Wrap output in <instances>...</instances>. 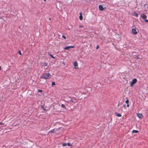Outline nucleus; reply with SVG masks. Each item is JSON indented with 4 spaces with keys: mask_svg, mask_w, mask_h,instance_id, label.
I'll return each instance as SVG.
<instances>
[{
    "mask_svg": "<svg viewBox=\"0 0 148 148\" xmlns=\"http://www.w3.org/2000/svg\"><path fill=\"white\" fill-rule=\"evenodd\" d=\"M50 75V74L49 73H45L42 77H41V78L44 79H47L49 78V77Z\"/></svg>",
    "mask_w": 148,
    "mask_h": 148,
    "instance_id": "f257e3e1",
    "label": "nucleus"
},
{
    "mask_svg": "<svg viewBox=\"0 0 148 148\" xmlns=\"http://www.w3.org/2000/svg\"><path fill=\"white\" fill-rule=\"evenodd\" d=\"M137 81V80L136 79L134 78L132 80V81L131 82L130 84V85L131 86H133L135 84Z\"/></svg>",
    "mask_w": 148,
    "mask_h": 148,
    "instance_id": "f03ea898",
    "label": "nucleus"
},
{
    "mask_svg": "<svg viewBox=\"0 0 148 148\" xmlns=\"http://www.w3.org/2000/svg\"><path fill=\"white\" fill-rule=\"evenodd\" d=\"M74 47L73 46H69L65 47L64 48V49L65 50H69L70 48H73Z\"/></svg>",
    "mask_w": 148,
    "mask_h": 148,
    "instance_id": "7ed1b4c3",
    "label": "nucleus"
},
{
    "mask_svg": "<svg viewBox=\"0 0 148 148\" xmlns=\"http://www.w3.org/2000/svg\"><path fill=\"white\" fill-rule=\"evenodd\" d=\"M73 65L74 66V67L75 69H78V66L77 63L76 62H75L73 63Z\"/></svg>",
    "mask_w": 148,
    "mask_h": 148,
    "instance_id": "20e7f679",
    "label": "nucleus"
},
{
    "mask_svg": "<svg viewBox=\"0 0 148 148\" xmlns=\"http://www.w3.org/2000/svg\"><path fill=\"white\" fill-rule=\"evenodd\" d=\"M141 17L145 20L147 18V16L144 14H141Z\"/></svg>",
    "mask_w": 148,
    "mask_h": 148,
    "instance_id": "39448f33",
    "label": "nucleus"
},
{
    "mask_svg": "<svg viewBox=\"0 0 148 148\" xmlns=\"http://www.w3.org/2000/svg\"><path fill=\"white\" fill-rule=\"evenodd\" d=\"M137 116L138 118L141 119L143 117V116L142 114L138 113H137Z\"/></svg>",
    "mask_w": 148,
    "mask_h": 148,
    "instance_id": "423d86ee",
    "label": "nucleus"
},
{
    "mask_svg": "<svg viewBox=\"0 0 148 148\" xmlns=\"http://www.w3.org/2000/svg\"><path fill=\"white\" fill-rule=\"evenodd\" d=\"M132 31L134 34H136L137 33V32L136 29H132Z\"/></svg>",
    "mask_w": 148,
    "mask_h": 148,
    "instance_id": "0eeeda50",
    "label": "nucleus"
},
{
    "mask_svg": "<svg viewBox=\"0 0 148 148\" xmlns=\"http://www.w3.org/2000/svg\"><path fill=\"white\" fill-rule=\"evenodd\" d=\"M79 14L80 16H79V19L80 20H82L83 19L82 14V13L80 12Z\"/></svg>",
    "mask_w": 148,
    "mask_h": 148,
    "instance_id": "6e6552de",
    "label": "nucleus"
},
{
    "mask_svg": "<svg viewBox=\"0 0 148 148\" xmlns=\"http://www.w3.org/2000/svg\"><path fill=\"white\" fill-rule=\"evenodd\" d=\"M99 9L101 10H103V6L102 5H100L99 6Z\"/></svg>",
    "mask_w": 148,
    "mask_h": 148,
    "instance_id": "1a4fd4ad",
    "label": "nucleus"
},
{
    "mask_svg": "<svg viewBox=\"0 0 148 148\" xmlns=\"http://www.w3.org/2000/svg\"><path fill=\"white\" fill-rule=\"evenodd\" d=\"M115 114H116V116L118 117H121V115L119 113H118L117 112H115Z\"/></svg>",
    "mask_w": 148,
    "mask_h": 148,
    "instance_id": "9d476101",
    "label": "nucleus"
},
{
    "mask_svg": "<svg viewBox=\"0 0 148 148\" xmlns=\"http://www.w3.org/2000/svg\"><path fill=\"white\" fill-rule=\"evenodd\" d=\"M133 15L136 17H138V14L135 12H134L133 13Z\"/></svg>",
    "mask_w": 148,
    "mask_h": 148,
    "instance_id": "9b49d317",
    "label": "nucleus"
},
{
    "mask_svg": "<svg viewBox=\"0 0 148 148\" xmlns=\"http://www.w3.org/2000/svg\"><path fill=\"white\" fill-rule=\"evenodd\" d=\"M51 132V133H56V132H55V131L54 129H53V130H51L50 131V132Z\"/></svg>",
    "mask_w": 148,
    "mask_h": 148,
    "instance_id": "f8f14e48",
    "label": "nucleus"
},
{
    "mask_svg": "<svg viewBox=\"0 0 148 148\" xmlns=\"http://www.w3.org/2000/svg\"><path fill=\"white\" fill-rule=\"evenodd\" d=\"M132 133H138V131H137V130H133L132 131Z\"/></svg>",
    "mask_w": 148,
    "mask_h": 148,
    "instance_id": "ddd939ff",
    "label": "nucleus"
},
{
    "mask_svg": "<svg viewBox=\"0 0 148 148\" xmlns=\"http://www.w3.org/2000/svg\"><path fill=\"white\" fill-rule=\"evenodd\" d=\"M49 56L53 59H55V57H54L51 54H49Z\"/></svg>",
    "mask_w": 148,
    "mask_h": 148,
    "instance_id": "4468645a",
    "label": "nucleus"
},
{
    "mask_svg": "<svg viewBox=\"0 0 148 148\" xmlns=\"http://www.w3.org/2000/svg\"><path fill=\"white\" fill-rule=\"evenodd\" d=\"M67 145L69 146H71L72 145L70 143H67Z\"/></svg>",
    "mask_w": 148,
    "mask_h": 148,
    "instance_id": "2eb2a0df",
    "label": "nucleus"
},
{
    "mask_svg": "<svg viewBox=\"0 0 148 148\" xmlns=\"http://www.w3.org/2000/svg\"><path fill=\"white\" fill-rule=\"evenodd\" d=\"M62 146L64 147V146H66L67 145V143H64L62 144Z\"/></svg>",
    "mask_w": 148,
    "mask_h": 148,
    "instance_id": "dca6fc26",
    "label": "nucleus"
},
{
    "mask_svg": "<svg viewBox=\"0 0 148 148\" xmlns=\"http://www.w3.org/2000/svg\"><path fill=\"white\" fill-rule=\"evenodd\" d=\"M55 85V83L54 82H52V86H53V85Z\"/></svg>",
    "mask_w": 148,
    "mask_h": 148,
    "instance_id": "f3484780",
    "label": "nucleus"
},
{
    "mask_svg": "<svg viewBox=\"0 0 148 148\" xmlns=\"http://www.w3.org/2000/svg\"><path fill=\"white\" fill-rule=\"evenodd\" d=\"M125 103H126L127 104L129 103V100L128 99H127L126 101H125Z\"/></svg>",
    "mask_w": 148,
    "mask_h": 148,
    "instance_id": "a211bd4d",
    "label": "nucleus"
},
{
    "mask_svg": "<svg viewBox=\"0 0 148 148\" xmlns=\"http://www.w3.org/2000/svg\"><path fill=\"white\" fill-rule=\"evenodd\" d=\"M61 106H62V107L63 108H65V106L63 104H62L61 105Z\"/></svg>",
    "mask_w": 148,
    "mask_h": 148,
    "instance_id": "6ab92c4d",
    "label": "nucleus"
},
{
    "mask_svg": "<svg viewBox=\"0 0 148 148\" xmlns=\"http://www.w3.org/2000/svg\"><path fill=\"white\" fill-rule=\"evenodd\" d=\"M18 53L20 55H21V51H18Z\"/></svg>",
    "mask_w": 148,
    "mask_h": 148,
    "instance_id": "aec40b11",
    "label": "nucleus"
},
{
    "mask_svg": "<svg viewBox=\"0 0 148 148\" xmlns=\"http://www.w3.org/2000/svg\"><path fill=\"white\" fill-rule=\"evenodd\" d=\"M44 66H47V63H44Z\"/></svg>",
    "mask_w": 148,
    "mask_h": 148,
    "instance_id": "412c9836",
    "label": "nucleus"
},
{
    "mask_svg": "<svg viewBox=\"0 0 148 148\" xmlns=\"http://www.w3.org/2000/svg\"><path fill=\"white\" fill-rule=\"evenodd\" d=\"M38 92H42V90H38Z\"/></svg>",
    "mask_w": 148,
    "mask_h": 148,
    "instance_id": "4be33fe9",
    "label": "nucleus"
},
{
    "mask_svg": "<svg viewBox=\"0 0 148 148\" xmlns=\"http://www.w3.org/2000/svg\"><path fill=\"white\" fill-rule=\"evenodd\" d=\"M62 37L64 39H66V38L65 36H64V35H62Z\"/></svg>",
    "mask_w": 148,
    "mask_h": 148,
    "instance_id": "5701e85b",
    "label": "nucleus"
},
{
    "mask_svg": "<svg viewBox=\"0 0 148 148\" xmlns=\"http://www.w3.org/2000/svg\"><path fill=\"white\" fill-rule=\"evenodd\" d=\"M99 48V45H97L96 48V49H98Z\"/></svg>",
    "mask_w": 148,
    "mask_h": 148,
    "instance_id": "b1692460",
    "label": "nucleus"
},
{
    "mask_svg": "<svg viewBox=\"0 0 148 148\" xmlns=\"http://www.w3.org/2000/svg\"><path fill=\"white\" fill-rule=\"evenodd\" d=\"M145 21L146 22H148V20H146L145 19Z\"/></svg>",
    "mask_w": 148,
    "mask_h": 148,
    "instance_id": "393cba45",
    "label": "nucleus"
},
{
    "mask_svg": "<svg viewBox=\"0 0 148 148\" xmlns=\"http://www.w3.org/2000/svg\"><path fill=\"white\" fill-rule=\"evenodd\" d=\"M4 124L2 123H0V125H3Z\"/></svg>",
    "mask_w": 148,
    "mask_h": 148,
    "instance_id": "a878e982",
    "label": "nucleus"
},
{
    "mask_svg": "<svg viewBox=\"0 0 148 148\" xmlns=\"http://www.w3.org/2000/svg\"><path fill=\"white\" fill-rule=\"evenodd\" d=\"M129 104H128V103H127V107H129Z\"/></svg>",
    "mask_w": 148,
    "mask_h": 148,
    "instance_id": "bb28decb",
    "label": "nucleus"
},
{
    "mask_svg": "<svg viewBox=\"0 0 148 148\" xmlns=\"http://www.w3.org/2000/svg\"><path fill=\"white\" fill-rule=\"evenodd\" d=\"M79 27H83V26H82L81 25H80V26H79Z\"/></svg>",
    "mask_w": 148,
    "mask_h": 148,
    "instance_id": "cd10ccee",
    "label": "nucleus"
},
{
    "mask_svg": "<svg viewBox=\"0 0 148 148\" xmlns=\"http://www.w3.org/2000/svg\"><path fill=\"white\" fill-rule=\"evenodd\" d=\"M1 66H0V70H1Z\"/></svg>",
    "mask_w": 148,
    "mask_h": 148,
    "instance_id": "c85d7f7f",
    "label": "nucleus"
},
{
    "mask_svg": "<svg viewBox=\"0 0 148 148\" xmlns=\"http://www.w3.org/2000/svg\"><path fill=\"white\" fill-rule=\"evenodd\" d=\"M45 1H46V0H43Z\"/></svg>",
    "mask_w": 148,
    "mask_h": 148,
    "instance_id": "c756f323",
    "label": "nucleus"
},
{
    "mask_svg": "<svg viewBox=\"0 0 148 148\" xmlns=\"http://www.w3.org/2000/svg\"><path fill=\"white\" fill-rule=\"evenodd\" d=\"M49 20H50L51 19V18H49Z\"/></svg>",
    "mask_w": 148,
    "mask_h": 148,
    "instance_id": "7c9ffc66",
    "label": "nucleus"
},
{
    "mask_svg": "<svg viewBox=\"0 0 148 148\" xmlns=\"http://www.w3.org/2000/svg\"><path fill=\"white\" fill-rule=\"evenodd\" d=\"M118 106H119V104H118Z\"/></svg>",
    "mask_w": 148,
    "mask_h": 148,
    "instance_id": "2f4dec72",
    "label": "nucleus"
}]
</instances>
